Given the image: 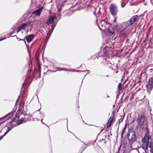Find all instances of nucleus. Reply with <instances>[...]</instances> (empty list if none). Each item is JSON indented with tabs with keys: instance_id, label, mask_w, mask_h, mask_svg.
Masks as SVG:
<instances>
[{
	"instance_id": "obj_42",
	"label": "nucleus",
	"mask_w": 153,
	"mask_h": 153,
	"mask_svg": "<svg viewBox=\"0 0 153 153\" xmlns=\"http://www.w3.org/2000/svg\"><path fill=\"white\" fill-rule=\"evenodd\" d=\"M80 71V72H82V71Z\"/></svg>"
},
{
	"instance_id": "obj_15",
	"label": "nucleus",
	"mask_w": 153,
	"mask_h": 153,
	"mask_svg": "<svg viewBox=\"0 0 153 153\" xmlns=\"http://www.w3.org/2000/svg\"><path fill=\"white\" fill-rule=\"evenodd\" d=\"M34 37V36L33 34H30L28 35L25 38L27 42L29 43L33 40Z\"/></svg>"
},
{
	"instance_id": "obj_9",
	"label": "nucleus",
	"mask_w": 153,
	"mask_h": 153,
	"mask_svg": "<svg viewBox=\"0 0 153 153\" xmlns=\"http://www.w3.org/2000/svg\"><path fill=\"white\" fill-rule=\"evenodd\" d=\"M144 115L143 114L138 115L136 121L139 126H141L143 124L144 122Z\"/></svg>"
},
{
	"instance_id": "obj_46",
	"label": "nucleus",
	"mask_w": 153,
	"mask_h": 153,
	"mask_svg": "<svg viewBox=\"0 0 153 153\" xmlns=\"http://www.w3.org/2000/svg\"><path fill=\"white\" fill-rule=\"evenodd\" d=\"M97 59H99V58H98V57H97Z\"/></svg>"
},
{
	"instance_id": "obj_16",
	"label": "nucleus",
	"mask_w": 153,
	"mask_h": 153,
	"mask_svg": "<svg viewBox=\"0 0 153 153\" xmlns=\"http://www.w3.org/2000/svg\"><path fill=\"white\" fill-rule=\"evenodd\" d=\"M54 18L53 16H51L50 18L48 19L47 21V23L48 25L52 24L54 20Z\"/></svg>"
},
{
	"instance_id": "obj_8",
	"label": "nucleus",
	"mask_w": 153,
	"mask_h": 153,
	"mask_svg": "<svg viewBox=\"0 0 153 153\" xmlns=\"http://www.w3.org/2000/svg\"><path fill=\"white\" fill-rule=\"evenodd\" d=\"M153 86V78L151 77L149 79L148 84L146 85V87L148 92L150 94Z\"/></svg>"
},
{
	"instance_id": "obj_21",
	"label": "nucleus",
	"mask_w": 153,
	"mask_h": 153,
	"mask_svg": "<svg viewBox=\"0 0 153 153\" xmlns=\"http://www.w3.org/2000/svg\"><path fill=\"white\" fill-rule=\"evenodd\" d=\"M28 24L26 23H23L20 26L22 29H25V28L28 26Z\"/></svg>"
},
{
	"instance_id": "obj_39",
	"label": "nucleus",
	"mask_w": 153,
	"mask_h": 153,
	"mask_svg": "<svg viewBox=\"0 0 153 153\" xmlns=\"http://www.w3.org/2000/svg\"><path fill=\"white\" fill-rule=\"evenodd\" d=\"M32 23V22H29V25H30V23Z\"/></svg>"
},
{
	"instance_id": "obj_22",
	"label": "nucleus",
	"mask_w": 153,
	"mask_h": 153,
	"mask_svg": "<svg viewBox=\"0 0 153 153\" xmlns=\"http://www.w3.org/2000/svg\"><path fill=\"white\" fill-rule=\"evenodd\" d=\"M20 115L19 112H17L16 114V117L14 119V120H15L16 119H17L16 120H17L19 118Z\"/></svg>"
},
{
	"instance_id": "obj_36",
	"label": "nucleus",
	"mask_w": 153,
	"mask_h": 153,
	"mask_svg": "<svg viewBox=\"0 0 153 153\" xmlns=\"http://www.w3.org/2000/svg\"><path fill=\"white\" fill-rule=\"evenodd\" d=\"M86 71H87V72L88 73H89L90 72V71L89 70H87Z\"/></svg>"
},
{
	"instance_id": "obj_7",
	"label": "nucleus",
	"mask_w": 153,
	"mask_h": 153,
	"mask_svg": "<svg viewBox=\"0 0 153 153\" xmlns=\"http://www.w3.org/2000/svg\"><path fill=\"white\" fill-rule=\"evenodd\" d=\"M110 11L113 16L116 15L117 12V8L115 4H111L110 6Z\"/></svg>"
},
{
	"instance_id": "obj_45",
	"label": "nucleus",
	"mask_w": 153,
	"mask_h": 153,
	"mask_svg": "<svg viewBox=\"0 0 153 153\" xmlns=\"http://www.w3.org/2000/svg\"><path fill=\"white\" fill-rule=\"evenodd\" d=\"M107 97H109V96H107Z\"/></svg>"
},
{
	"instance_id": "obj_30",
	"label": "nucleus",
	"mask_w": 153,
	"mask_h": 153,
	"mask_svg": "<svg viewBox=\"0 0 153 153\" xmlns=\"http://www.w3.org/2000/svg\"><path fill=\"white\" fill-rule=\"evenodd\" d=\"M106 139V136L104 135L103 136L102 138V140H100V141H105Z\"/></svg>"
},
{
	"instance_id": "obj_1",
	"label": "nucleus",
	"mask_w": 153,
	"mask_h": 153,
	"mask_svg": "<svg viewBox=\"0 0 153 153\" xmlns=\"http://www.w3.org/2000/svg\"><path fill=\"white\" fill-rule=\"evenodd\" d=\"M111 47L110 46H105L102 50L99 53V57L102 60V62H105L107 60L110 59V56L108 55L109 52H110Z\"/></svg>"
},
{
	"instance_id": "obj_2",
	"label": "nucleus",
	"mask_w": 153,
	"mask_h": 153,
	"mask_svg": "<svg viewBox=\"0 0 153 153\" xmlns=\"http://www.w3.org/2000/svg\"><path fill=\"white\" fill-rule=\"evenodd\" d=\"M101 25L102 27H104V30L106 29L107 26L108 25L110 26V25L109 23H108V21L105 20H102L101 22ZM108 33H110L111 35L112 34L114 33V28L112 26H108L107 27H108Z\"/></svg>"
},
{
	"instance_id": "obj_47",
	"label": "nucleus",
	"mask_w": 153,
	"mask_h": 153,
	"mask_svg": "<svg viewBox=\"0 0 153 153\" xmlns=\"http://www.w3.org/2000/svg\"><path fill=\"white\" fill-rule=\"evenodd\" d=\"M32 25H33V24H31V26Z\"/></svg>"
},
{
	"instance_id": "obj_4",
	"label": "nucleus",
	"mask_w": 153,
	"mask_h": 153,
	"mask_svg": "<svg viewBox=\"0 0 153 153\" xmlns=\"http://www.w3.org/2000/svg\"><path fill=\"white\" fill-rule=\"evenodd\" d=\"M127 138L129 141L132 142H134L136 138L134 131L132 129L129 130L127 133Z\"/></svg>"
},
{
	"instance_id": "obj_5",
	"label": "nucleus",
	"mask_w": 153,
	"mask_h": 153,
	"mask_svg": "<svg viewBox=\"0 0 153 153\" xmlns=\"http://www.w3.org/2000/svg\"><path fill=\"white\" fill-rule=\"evenodd\" d=\"M110 59L105 61V62H103L104 64L107 65L108 67L110 68H111L113 71H117L118 69L117 65L116 64H112V63L110 62Z\"/></svg>"
},
{
	"instance_id": "obj_6",
	"label": "nucleus",
	"mask_w": 153,
	"mask_h": 153,
	"mask_svg": "<svg viewBox=\"0 0 153 153\" xmlns=\"http://www.w3.org/2000/svg\"><path fill=\"white\" fill-rule=\"evenodd\" d=\"M15 122L14 120H12V121L10 122H9L7 124V126H8V130L6 131L4 133V135H2L0 137V141L3 138V137L5 136L8 133V132L10 131L13 128L16 126L15 125L13 126V124H14V123Z\"/></svg>"
},
{
	"instance_id": "obj_23",
	"label": "nucleus",
	"mask_w": 153,
	"mask_h": 153,
	"mask_svg": "<svg viewBox=\"0 0 153 153\" xmlns=\"http://www.w3.org/2000/svg\"><path fill=\"white\" fill-rule=\"evenodd\" d=\"M40 114L42 116V117H43V118L41 120V123H42V121L43 120V118H44V114L43 113H41V112H40ZM43 124H45V125H46L47 126H48V127H49L46 124H45L44 123H42Z\"/></svg>"
},
{
	"instance_id": "obj_18",
	"label": "nucleus",
	"mask_w": 153,
	"mask_h": 153,
	"mask_svg": "<svg viewBox=\"0 0 153 153\" xmlns=\"http://www.w3.org/2000/svg\"><path fill=\"white\" fill-rule=\"evenodd\" d=\"M131 25L129 22V21H126L123 23V26H125V27L126 29Z\"/></svg>"
},
{
	"instance_id": "obj_34",
	"label": "nucleus",
	"mask_w": 153,
	"mask_h": 153,
	"mask_svg": "<svg viewBox=\"0 0 153 153\" xmlns=\"http://www.w3.org/2000/svg\"><path fill=\"white\" fill-rule=\"evenodd\" d=\"M62 70V69L58 70H56V71H54V72H56V71H61V70Z\"/></svg>"
},
{
	"instance_id": "obj_10",
	"label": "nucleus",
	"mask_w": 153,
	"mask_h": 153,
	"mask_svg": "<svg viewBox=\"0 0 153 153\" xmlns=\"http://www.w3.org/2000/svg\"><path fill=\"white\" fill-rule=\"evenodd\" d=\"M13 112H11L3 117L0 118V122L1 123L5 122V121L12 117L13 116Z\"/></svg>"
},
{
	"instance_id": "obj_13",
	"label": "nucleus",
	"mask_w": 153,
	"mask_h": 153,
	"mask_svg": "<svg viewBox=\"0 0 153 153\" xmlns=\"http://www.w3.org/2000/svg\"><path fill=\"white\" fill-rule=\"evenodd\" d=\"M114 116L113 115L112 117H111L109 119L106 124L107 127H110L112 125V123L114 121Z\"/></svg>"
},
{
	"instance_id": "obj_28",
	"label": "nucleus",
	"mask_w": 153,
	"mask_h": 153,
	"mask_svg": "<svg viewBox=\"0 0 153 153\" xmlns=\"http://www.w3.org/2000/svg\"><path fill=\"white\" fill-rule=\"evenodd\" d=\"M22 97V95L20 94L19 95L18 97V99H17V101L16 102V105L17 104V102L19 101V99H20V98Z\"/></svg>"
},
{
	"instance_id": "obj_27",
	"label": "nucleus",
	"mask_w": 153,
	"mask_h": 153,
	"mask_svg": "<svg viewBox=\"0 0 153 153\" xmlns=\"http://www.w3.org/2000/svg\"><path fill=\"white\" fill-rule=\"evenodd\" d=\"M126 128V127H125L123 129V130L122 131V134H121L122 137V136L124 134Z\"/></svg>"
},
{
	"instance_id": "obj_35",
	"label": "nucleus",
	"mask_w": 153,
	"mask_h": 153,
	"mask_svg": "<svg viewBox=\"0 0 153 153\" xmlns=\"http://www.w3.org/2000/svg\"><path fill=\"white\" fill-rule=\"evenodd\" d=\"M103 131V129L98 134V135L100 134L101 133V132Z\"/></svg>"
},
{
	"instance_id": "obj_44",
	"label": "nucleus",
	"mask_w": 153,
	"mask_h": 153,
	"mask_svg": "<svg viewBox=\"0 0 153 153\" xmlns=\"http://www.w3.org/2000/svg\"><path fill=\"white\" fill-rule=\"evenodd\" d=\"M67 123H68V119H67Z\"/></svg>"
},
{
	"instance_id": "obj_12",
	"label": "nucleus",
	"mask_w": 153,
	"mask_h": 153,
	"mask_svg": "<svg viewBox=\"0 0 153 153\" xmlns=\"http://www.w3.org/2000/svg\"><path fill=\"white\" fill-rule=\"evenodd\" d=\"M43 9V7L39 8L38 9H37L34 11H33L32 13V14H35L36 16H39L40 15V13L42 12Z\"/></svg>"
},
{
	"instance_id": "obj_3",
	"label": "nucleus",
	"mask_w": 153,
	"mask_h": 153,
	"mask_svg": "<svg viewBox=\"0 0 153 153\" xmlns=\"http://www.w3.org/2000/svg\"><path fill=\"white\" fill-rule=\"evenodd\" d=\"M144 131L145 132V136L144 138L142 139V141L143 144L145 145L144 147L146 149H147L149 146V129L147 127L144 128Z\"/></svg>"
},
{
	"instance_id": "obj_20",
	"label": "nucleus",
	"mask_w": 153,
	"mask_h": 153,
	"mask_svg": "<svg viewBox=\"0 0 153 153\" xmlns=\"http://www.w3.org/2000/svg\"><path fill=\"white\" fill-rule=\"evenodd\" d=\"M119 34L121 36H123V37H125L126 33L125 32L124 30L120 31Z\"/></svg>"
},
{
	"instance_id": "obj_43",
	"label": "nucleus",
	"mask_w": 153,
	"mask_h": 153,
	"mask_svg": "<svg viewBox=\"0 0 153 153\" xmlns=\"http://www.w3.org/2000/svg\"><path fill=\"white\" fill-rule=\"evenodd\" d=\"M115 153H118V152H115Z\"/></svg>"
},
{
	"instance_id": "obj_38",
	"label": "nucleus",
	"mask_w": 153,
	"mask_h": 153,
	"mask_svg": "<svg viewBox=\"0 0 153 153\" xmlns=\"http://www.w3.org/2000/svg\"><path fill=\"white\" fill-rule=\"evenodd\" d=\"M98 25V26H99V28L101 30H102V29L100 28V26H99L98 25Z\"/></svg>"
},
{
	"instance_id": "obj_26",
	"label": "nucleus",
	"mask_w": 153,
	"mask_h": 153,
	"mask_svg": "<svg viewBox=\"0 0 153 153\" xmlns=\"http://www.w3.org/2000/svg\"><path fill=\"white\" fill-rule=\"evenodd\" d=\"M124 115L123 117H122V116H121V118H120L119 120V123H120L122 122L123 120V119H124Z\"/></svg>"
},
{
	"instance_id": "obj_19",
	"label": "nucleus",
	"mask_w": 153,
	"mask_h": 153,
	"mask_svg": "<svg viewBox=\"0 0 153 153\" xmlns=\"http://www.w3.org/2000/svg\"><path fill=\"white\" fill-rule=\"evenodd\" d=\"M16 27L14 26L12 28L11 30H13V32H12L10 33H9V34H7V35L8 36L7 37H13V36H16V37H17L16 35H15V36H11V35H12V34H13L15 32V31L16 30Z\"/></svg>"
},
{
	"instance_id": "obj_40",
	"label": "nucleus",
	"mask_w": 153,
	"mask_h": 153,
	"mask_svg": "<svg viewBox=\"0 0 153 153\" xmlns=\"http://www.w3.org/2000/svg\"><path fill=\"white\" fill-rule=\"evenodd\" d=\"M116 73H117L118 72V71H116V72H115Z\"/></svg>"
},
{
	"instance_id": "obj_41",
	"label": "nucleus",
	"mask_w": 153,
	"mask_h": 153,
	"mask_svg": "<svg viewBox=\"0 0 153 153\" xmlns=\"http://www.w3.org/2000/svg\"><path fill=\"white\" fill-rule=\"evenodd\" d=\"M106 141H105L104 142V143H106Z\"/></svg>"
},
{
	"instance_id": "obj_14",
	"label": "nucleus",
	"mask_w": 153,
	"mask_h": 153,
	"mask_svg": "<svg viewBox=\"0 0 153 153\" xmlns=\"http://www.w3.org/2000/svg\"><path fill=\"white\" fill-rule=\"evenodd\" d=\"M137 18L138 17L137 16H134L131 17L129 20H128L131 25L134 23L136 21Z\"/></svg>"
},
{
	"instance_id": "obj_11",
	"label": "nucleus",
	"mask_w": 153,
	"mask_h": 153,
	"mask_svg": "<svg viewBox=\"0 0 153 153\" xmlns=\"http://www.w3.org/2000/svg\"><path fill=\"white\" fill-rule=\"evenodd\" d=\"M13 112H11L3 117L0 118V122L1 123L5 122V121L12 117L13 116Z\"/></svg>"
},
{
	"instance_id": "obj_31",
	"label": "nucleus",
	"mask_w": 153,
	"mask_h": 153,
	"mask_svg": "<svg viewBox=\"0 0 153 153\" xmlns=\"http://www.w3.org/2000/svg\"><path fill=\"white\" fill-rule=\"evenodd\" d=\"M18 39H19V40H22V41H24L25 43V45H26V46H27V48H29V46H28V45H27L26 43V42L25 41V40L24 39H19V38H18Z\"/></svg>"
},
{
	"instance_id": "obj_24",
	"label": "nucleus",
	"mask_w": 153,
	"mask_h": 153,
	"mask_svg": "<svg viewBox=\"0 0 153 153\" xmlns=\"http://www.w3.org/2000/svg\"><path fill=\"white\" fill-rule=\"evenodd\" d=\"M121 85H122L121 83H119L118 86V90L119 91H121L123 89V88L121 87Z\"/></svg>"
},
{
	"instance_id": "obj_25",
	"label": "nucleus",
	"mask_w": 153,
	"mask_h": 153,
	"mask_svg": "<svg viewBox=\"0 0 153 153\" xmlns=\"http://www.w3.org/2000/svg\"><path fill=\"white\" fill-rule=\"evenodd\" d=\"M149 147L150 148L149 149V153L148 152L147 153H153V147H152L151 144L149 146Z\"/></svg>"
},
{
	"instance_id": "obj_29",
	"label": "nucleus",
	"mask_w": 153,
	"mask_h": 153,
	"mask_svg": "<svg viewBox=\"0 0 153 153\" xmlns=\"http://www.w3.org/2000/svg\"><path fill=\"white\" fill-rule=\"evenodd\" d=\"M17 29V33H18L19 32H20L21 30H22L20 26H19L18 27Z\"/></svg>"
},
{
	"instance_id": "obj_37",
	"label": "nucleus",
	"mask_w": 153,
	"mask_h": 153,
	"mask_svg": "<svg viewBox=\"0 0 153 153\" xmlns=\"http://www.w3.org/2000/svg\"><path fill=\"white\" fill-rule=\"evenodd\" d=\"M121 7H124V6H123V5H122V4H121Z\"/></svg>"
},
{
	"instance_id": "obj_33",
	"label": "nucleus",
	"mask_w": 153,
	"mask_h": 153,
	"mask_svg": "<svg viewBox=\"0 0 153 153\" xmlns=\"http://www.w3.org/2000/svg\"><path fill=\"white\" fill-rule=\"evenodd\" d=\"M6 39V38L4 37L3 38H2V39H0V41H2V40H3L4 39Z\"/></svg>"
},
{
	"instance_id": "obj_17",
	"label": "nucleus",
	"mask_w": 153,
	"mask_h": 153,
	"mask_svg": "<svg viewBox=\"0 0 153 153\" xmlns=\"http://www.w3.org/2000/svg\"><path fill=\"white\" fill-rule=\"evenodd\" d=\"M27 121V120H26L25 119H24L23 117L21 118L20 119H19L18 121V123L19 124L18 125L22 123H25ZM17 125L16 126H18Z\"/></svg>"
},
{
	"instance_id": "obj_32",
	"label": "nucleus",
	"mask_w": 153,
	"mask_h": 153,
	"mask_svg": "<svg viewBox=\"0 0 153 153\" xmlns=\"http://www.w3.org/2000/svg\"><path fill=\"white\" fill-rule=\"evenodd\" d=\"M26 79L25 80L24 83L22 85V88H21V89H22V88H23V87L24 86V84L26 82Z\"/></svg>"
}]
</instances>
